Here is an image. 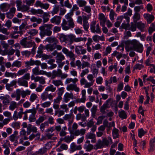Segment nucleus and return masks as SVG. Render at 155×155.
Returning <instances> with one entry per match:
<instances>
[{"instance_id": "obj_1", "label": "nucleus", "mask_w": 155, "mask_h": 155, "mask_svg": "<svg viewBox=\"0 0 155 155\" xmlns=\"http://www.w3.org/2000/svg\"><path fill=\"white\" fill-rule=\"evenodd\" d=\"M69 38L72 40L70 41V43H73V42H79L82 41H85L87 39L86 37L76 38L74 35L73 34L66 35L62 34L59 35V39L61 42H65L66 43H67L68 42Z\"/></svg>"}, {"instance_id": "obj_2", "label": "nucleus", "mask_w": 155, "mask_h": 155, "mask_svg": "<svg viewBox=\"0 0 155 155\" xmlns=\"http://www.w3.org/2000/svg\"><path fill=\"white\" fill-rule=\"evenodd\" d=\"M53 26L51 24H45L39 27L40 30L39 34L42 38L45 35L49 36L51 35L52 32L50 29Z\"/></svg>"}, {"instance_id": "obj_3", "label": "nucleus", "mask_w": 155, "mask_h": 155, "mask_svg": "<svg viewBox=\"0 0 155 155\" xmlns=\"http://www.w3.org/2000/svg\"><path fill=\"white\" fill-rule=\"evenodd\" d=\"M27 38H25L21 40L20 42V44L24 48H30L33 47L31 51L34 53L35 52L36 48V44L34 41L32 40L28 41Z\"/></svg>"}, {"instance_id": "obj_4", "label": "nucleus", "mask_w": 155, "mask_h": 155, "mask_svg": "<svg viewBox=\"0 0 155 155\" xmlns=\"http://www.w3.org/2000/svg\"><path fill=\"white\" fill-rule=\"evenodd\" d=\"M61 26L63 30H67L70 28H73L74 27V24L73 19L66 21L65 19H63Z\"/></svg>"}, {"instance_id": "obj_5", "label": "nucleus", "mask_w": 155, "mask_h": 155, "mask_svg": "<svg viewBox=\"0 0 155 155\" xmlns=\"http://www.w3.org/2000/svg\"><path fill=\"white\" fill-rule=\"evenodd\" d=\"M96 21H92L90 25V28L91 31L93 33H96L100 34L101 32V30L98 24L96 25Z\"/></svg>"}, {"instance_id": "obj_6", "label": "nucleus", "mask_w": 155, "mask_h": 155, "mask_svg": "<svg viewBox=\"0 0 155 155\" xmlns=\"http://www.w3.org/2000/svg\"><path fill=\"white\" fill-rule=\"evenodd\" d=\"M25 113H31L29 117V120L30 122H34L36 120L35 115L37 113V109L34 107L32 108L26 110Z\"/></svg>"}, {"instance_id": "obj_7", "label": "nucleus", "mask_w": 155, "mask_h": 155, "mask_svg": "<svg viewBox=\"0 0 155 155\" xmlns=\"http://www.w3.org/2000/svg\"><path fill=\"white\" fill-rule=\"evenodd\" d=\"M18 132L17 131H15L13 134L11 135L9 137V140L12 142H14V145L16 146L18 143V140L19 137L17 136Z\"/></svg>"}, {"instance_id": "obj_8", "label": "nucleus", "mask_w": 155, "mask_h": 155, "mask_svg": "<svg viewBox=\"0 0 155 155\" xmlns=\"http://www.w3.org/2000/svg\"><path fill=\"white\" fill-rule=\"evenodd\" d=\"M0 99L3 100L2 102L4 105H7L10 103L11 98L9 95L1 94L0 95Z\"/></svg>"}, {"instance_id": "obj_9", "label": "nucleus", "mask_w": 155, "mask_h": 155, "mask_svg": "<svg viewBox=\"0 0 155 155\" xmlns=\"http://www.w3.org/2000/svg\"><path fill=\"white\" fill-rule=\"evenodd\" d=\"M25 67L27 68L30 66L34 65L39 66V65L40 64V61L39 60L34 61L31 58L30 61L25 62Z\"/></svg>"}, {"instance_id": "obj_10", "label": "nucleus", "mask_w": 155, "mask_h": 155, "mask_svg": "<svg viewBox=\"0 0 155 155\" xmlns=\"http://www.w3.org/2000/svg\"><path fill=\"white\" fill-rule=\"evenodd\" d=\"M53 97V95L51 94H48V93L45 91L42 93L41 96V99L42 101H45L48 98L51 100Z\"/></svg>"}, {"instance_id": "obj_11", "label": "nucleus", "mask_w": 155, "mask_h": 155, "mask_svg": "<svg viewBox=\"0 0 155 155\" xmlns=\"http://www.w3.org/2000/svg\"><path fill=\"white\" fill-rule=\"evenodd\" d=\"M91 15L83 16V26L84 30L86 31H88L89 27V25L88 22V20L90 17Z\"/></svg>"}, {"instance_id": "obj_12", "label": "nucleus", "mask_w": 155, "mask_h": 155, "mask_svg": "<svg viewBox=\"0 0 155 155\" xmlns=\"http://www.w3.org/2000/svg\"><path fill=\"white\" fill-rule=\"evenodd\" d=\"M66 89L68 91H74L77 92H78L80 91L79 87H77L76 83L71 84L68 85L66 87Z\"/></svg>"}, {"instance_id": "obj_13", "label": "nucleus", "mask_w": 155, "mask_h": 155, "mask_svg": "<svg viewBox=\"0 0 155 155\" xmlns=\"http://www.w3.org/2000/svg\"><path fill=\"white\" fill-rule=\"evenodd\" d=\"M132 10L130 8L128 9L127 12L125 13L124 14V15H122L119 17L120 18H121V20L124 18H125L127 23H129L130 22V18L129 16H130L132 15Z\"/></svg>"}, {"instance_id": "obj_14", "label": "nucleus", "mask_w": 155, "mask_h": 155, "mask_svg": "<svg viewBox=\"0 0 155 155\" xmlns=\"http://www.w3.org/2000/svg\"><path fill=\"white\" fill-rule=\"evenodd\" d=\"M54 130V127H50L45 132L46 133L45 134V137L46 139H50L54 135V134H51V133Z\"/></svg>"}, {"instance_id": "obj_15", "label": "nucleus", "mask_w": 155, "mask_h": 155, "mask_svg": "<svg viewBox=\"0 0 155 155\" xmlns=\"http://www.w3.org/2000/svg\"><path fill=\"white\" fill-rule=\"evenodd\" d=\"M102 140L104 146L108 147L113 143L112 139L110 136H108L107 138L102 137Z\"/></svg>"}, {"instance_id": "obj_16", "label": "nucleus", "mask_w": 155, "mask_h": 155, "mask_svg": "<svg viewBox=\"0 0 155 155\" xmlns=\"http://www.w3.org/2000/svg\"><path fill=\"white\" fill-rule=\"evenodd\" d=\"M11 96L12 98L15 97L17 101L19 100L21 98V90L17 89L15 92L12 93Z\"/></svg>"}, {"instance_id": "obj_17", "label": "nucleus", "mask_w": 155, "mask_h": 155, "mask_svg": "<svg viewBox=\"0 0 155 155\" xmlns=\"http://www.w3.org/2000/svg\"><path fill=\"white\" fill-rule=\"evenodd\" d=\"M64 120H67L68 125H71L74 121V117L71 114H66L63 117Z\"/></svg>"}, {"instance_id": "obj_18", "label": "nucleus", "mask_w": 155, "mask_h": 155, "mask_svg": "<svg viewBox=\"0 0 155 155\" xmlns=\"http://www.w3.org/2000/svg\"><path fill=\"white\" fill-rule=\"evenodd\" d=\"M74 98V95L73 93L72 92L69 93H66L64 95L63 97V101L65 103L68 102L70 99H73Z\"/></svg>"}, {"instance_id": "obj_19", "label": "nucleus", "mask_w": 155, "mask_h": 155, "mask_svg": "<svg viewBox=\"0 0 155 155\" xmlns=\"http://www.w3.org/2000/svg\"><path fill=\"white\" fill-rule=\"evenodd\" d=\"M143 16L144 18L146 19L148 23H151L154 19V16L153 15L146 13L144 14Z\"/></svg>"}, {"instance_id": "obj_20", "label": "nucleus", "mask_w": 155, "mask_h": 155, "mask_svg": "<svg viewBox=\"0 0 155 155\" xmlns=\"http://www.w3.org/2000/svg\"><path fill=\"white\" fill-rule=\"evenodd\" d=\"M61 17L60 16H55L51 19L50 21L52 23H55L57 25H59L61 22Z\"/></svg>"}, {"instance_id": "obj_21", "label": "nucleus", "mask_w": 155, "mask_h": 155, "mask_svg": "<svg viewBox=\"0 0 155 155\" xmlns=\"http://www.w3.org/2000/svg\"><path fill=\"white\" fill-rule=\"evenodd\" d=\"M62 74V71L60 69H58L57 70H54L52 73V78H55L56 77H60Z\"/></svg>"}, {"instance_id": "obj_22", "label": "nucleus", "mask_w": 155, "mask_h": 155, "mask_svg": "<svg viewBox=\"0 0 155 155\" xmlns=\"http://www.w3.org/2000/svg\"><path fill=\"white\" fill-rule=\"evenodd\" d=\"M45 46L42 44H41L38 48L37 51V54L36 55L37 57L38 58L41 57L42 55H43V50H45Z\"/></svg>"}, {"instance_id": "obj_23", "label": "nucleus", "mask_w": 155, "mask_h": 155, "mask_svg": "<svg viewBox=\"0 0 155 155\" xmlns=\"http://www.w3.org/2000/svg\"><path fill=\"white\" fill-rule=\"evenodd\" d=\"M80 82L81 85H84V87L89 88L91 86V83H89L84 78H82L80 80Z\"/></svg>"}, {"instance_id": "obj_24", "label": "nucleus", "mask_w": 155, "mask_h": 155, "mask_svg": "<svg viewBox=\"0 0 155 155\" xmlns=\"http://www.w3.org/2000/svg\"><path fill=\"white\" fill-rule=\"evenodd\" d=\"M98 19L100 21V24L101 26H104L106 21V18L105 15L103 13L99 14Z\"/></svg>"}, {"instance_id": "obj_25", "label": "nucleus", "mask_w": 155, "mask_h": 155, "mask_svg": "<svg viewBox=\"0 0 155 155\" xmlns=\"http://www.w3.org/2000/svg\"><path fill=\"white\" fill-rule=\"evenodd\" d=\"M70 148L71 151L74 152L77 150H80L82 149V147L81 145H79L78 146L76 145L74 143H72L70 146Z\"/></svg>"}, {"instance_id": "obj_26", "label": "nucleus", "mask_w": 155, "mask_h": 155, "mask_svg": "<svg viewBox=\"0 0 155 155\" xmlns=\"http://www.w3.org/2000/svg\"><path fill=\"white\" fill-rule=\"evenodd\" d=\"M64 59L65 57L64 56L61 52L57 53V55H56V60L57 63L61 62Z\"/></svg>"}, {"instance_id": "obj_27", "label": "nucleus", "mask_w": 155, "mask_h": 155, "mask_svg": "<svg viewBox=\"0 0 155 155\" xmlns=\"http://www.w3.org/2000/svg\"><path fill=\"white\" fill-rule=\"evenodd\" d=\"M92 39L94 42H99V40L101 41L105 40V38L103 35L101 36L97 35H95L93 36Z\"/></svg>"}, {"instance_id": "obj_28", "label": "nucleus", "mask_w": 155, "mask_h": 155, "mask_svg": "<svg viewBox=\"0 0 155 155\" xmlns=\"http://www.w3.org/2000/svg\"><path fill=\"white\" fill-rule=\"evenodd\" d=\"M18 83L19 85L24 86L27 87H28V82L22 78H19L18 80Z\"/></svg>"}, {"instance_id": "obj_29", "label": "nucleus", "mask_w": 155, "mask_h": 155, "mask_svg": "<svg viewBox=\"0 0 155 155\" xmlns=\"http://www.w3.org/2000/svg\"><path fill=\"white\" fill-rule=\"evenodd\" d=\"M137 28L141 32L144 31V28L146 26V23H142L141 21L137 23Z\"/></svg>"}, {"instance_id": "obj_30", "label": "nucleus", "mask_w": 155, "mask_h": 155, "mask_svg": "<svg viewBox=\"0 0 155 155\" xmlns=\"http://www.w3.org/2000/svg\"><path fill=\"white\" fill-rule=\"evenodd\" d=\"M85 107L84 105L78 107L76 106L73 109V112L74 114L77 113V111L81 113H82L85 110Z\"/></svg>"}, {"instance_id": "obj_31", "label": "nucleus", "mask_w": 155, "mask_h": 155, "mask_svg": "<svg viewBox=\"0 0 155 155\" xmlns=\"http://www.w3.org/2000/svg\"><path fill=\"white\" fill-rule=\"evenodd\" d=\"M86 130L85 129H81L80 130H76L74 132V134L76 136L79 135H84L86 133Z\"/></svg>"}, {"instance_id": "obj_32", "label": "nucleus", "mask_w": 155, "mask_h": 155, "mask_svg": "<svg viewBox=\"0 0 155 155\" xmlns=\"http://www.w3.org/2000/svg\"><path fill=\"white\" fill-rule=\"evenodd\" d=\"M10 8V5L7 3H4L0 5V9L3 12L7 11Z\"/></svg>"}, {"instance_id": "obj_33", "label": "nucleus", "mask_w": 155, "mask_h": 155, "mask_svg": "<svg viewBox=\"0 0 155 155\" xmlns=\"http://www.w3.org/2000/svg\"><path fill=\"white\" fill-rule=\"evenodd\" d=\"M94 148L96 150L98 149H101L104 147L103 140L101 139L98 140L97 142L94 145Z\"/></svg>"}, {"instance_id": "obj_34", "label": "nucleus", "mask_w": 155, "mask_h": 155, "mask_svg": "<svg viewBox=\"0 0 155 155\" xmlns=\"http://www.w3.org/2000/svg\"><path fill=\"white\" fill-rule=\"evenodd\" d=\"M46 41L50 43H53V44H57L58 43V40L55 37H49L47 38L45 40Z\"/></svg>"}, {"instance_id": "obj_35", "label": "nucleus", "mask_w": 155, "mask_h": 155, "mask_svg": "<svg viewBox=\"0 0 155 155\" xmlns=\"http://www.w3.org/2000/svg\"><path fill=\"white\" fill-rule=\"evenodd\" d=\"M74 138V136L73 135H71L70 136H66L64 138H62V140L65 142L67 143H70Z\"/></svg>"}, {"instance_id": "obj_36", "label": "nucleus", "mask_w": 155, "mask_h": 155, "mask_svg": "<svg viewBox=\"0 0 155 155\" xmlns=\"http://www.w3.org/2000/svg\"><path fill=\"white\" fill-rule=\"evenodd\" d=\"M30 7L29 6L25 5H21L19 8L18 7L17 10L19 11H21L22 12H28Z\"/></svg>"}, {"instance_id": "obj_37", "label": "nucleus", "mask_w": 155, "mask_h": 155, "mask_svg": "<svg viewBox=\"0 0 155 155\" xmlns=\"http://www.w3.org/2000/svg\"><path fill=\"white\" fill-rule=\"evenodd\" d=\"M18 105L17 103L14 101H11L10 104L9 109L11 110H14L16 108H17Z\"/></svg>"}, {"instance_id": "obj_38", "label": "nucleus", "mask_w": 155, "mask_h": 155, "mask_svg": "<svg viewBox=\"0 0 155 155\" xmlns=\"http://www.w3.org/2000/svg\"><path fill=\"white\" fill-rule=\"evenodd\" d=\"M112 134L113 139H115L116 138L119 137V130L114 127L112 130Z\"/></svg>"}, {"instance_id": "obj_39", "label": "nucleus", "mask_w": 155, "mask_h": 155, "mask_svg": "<svg viewBox=\"0 0 155 155\" xmlns=\"http://www.w3.org/2000/svg\"><path fill=\"white\" fill-rule=\"evenodd\" d=\"M45 46V49L48 51H52L55 49L54 44H48Z\"/></svg>"}, {"instance_id": "obj_40", "label": "nucleus", "mask_w": 155, "mask_h": 155, "mask_svg": "<svg viewBox=\"0 0 155 155\" xmlns=\"http://www.w3.org/2000/svg\"><path fill=\"white\" fill-rule=\"evenodd\" d=\"M52 83L55 86L58 87L59 86H62L63 84L62 81L61 80H53L52 81Z\"/></svg>"}, {"instance_id": "obj_41", "label": "nucleus", "mask_w": 155, "mask_h": 155, "mask_svg": "<svg viewBox=\"0 0 155 155\" xmlns=\"http://www.w3.org/2000/svg\"><path fill=\"white\" fill-rule=\"evenodd\" d=\"M78 81V79L76 78H74V79L68 78H67L65 81L66 84H68L72 82L74 84H75Z\"/></svg>"}, {"instance_id": "obj_42", "label": "nucleus", "mask_w": 155, "mask_h": 155, "mask_svg": "<svg viewBox=\"0 0 155 155\" xmlns=\"http://www.w3.org/2000/svg\"><path fill=\"white\" fill-rule=\"evenodd\" d=\"M0 32L5 34L6 35H8L9 34V32L8 31L7 28L2 27L1 24L0 23Z\"/></svg>"}, {"instance_id": "obj_43", "label": "nucleus", "mask_w": 155, "mask_h": 155, "mask_svg": "<svg viewBox=\"0 0 155 155\" xmlns=\"http://www.w3.org/2000/svg\"><path fill=\"white\" fill-rule=\"evenodd\" d=\"M82 11L91 15V8L90 6L86 5L83 8H82Z\"/></svg>"}, {"instance_id": "obj_44", "label": "nucleus", "mask_w": 155, "mask_h": 155, "mask_svg": "<svg viewBox=\"0 0 155 155\" xmlns=\"http://www.w3.org/2000/svg\"><path fill=\"white\" fill-rule=\"evenodd\" d=\"M67 130V127L66 126H65L63 127L60 131L59 133L60 136L61 137H64L67 134V132L66 131Z\"/></svg>"}, {"instance_id": "obj_45", "label": "nucleus", "mask_w": 155, "mask_h": 155, "mask_svg": "<svg viewBox=\"0 0 155 155\" xmlns=\"http://www.w3.org/2000/svg\"><path fill=\"white\" fill-rule=\"evenodd\" d=\"M97 110V106L95 105H94L91 110V116L92 117L94 118L95 117Z\"/></svg>"}, {"instance_id": "obj_46", "label": "nucleus", "mask_w": 155, "mask_h": 155, "mask_svg": "<svg viewBox=\"0 0 155 155\" xmlns=\"http://www.w3.org/2000/svg\"><path fill=\"white\" fill-rule=\"evenodd\" d=\"M31 91L28 90H26V91L21 90V97L23 98H25L27 95H29L30 94Z\"/></svg>"}, {"instance_id": "obj_47", "label": "nucleus", "mask_w": 155, "mask_h": 155, "mask_svg": "<svg viewBox=\"0 0 155 155\" xmlns=\"http://www.w3.org/2000/svg\"><path fill=\"white\" fill-rule=\"evenodd\" d=\"M76 119L78 120H79L81 119L83 122L85 121V117H84V114H81V113H78L76 115Z\"/></svg>"}, {"instance_id": "obj_48", "label": "nucleus", "mask_w": 155, "mask_h": 155, "mask_svg": "<svg viewBox=\"0 0 155 155\" xmlns=\"http://www.w3.org/2000/svg\"><path fill=\"white\" fill-rule=\"evenodd\" d=\"M134 48L136 51L142 53L143 50V46L142 44L139 43Z\"/></svg>"}, {"instance_id": "obj_49", "label": "nucleus", "mask_w": 155, "mask_h": 155, "mask_svg": "<svg viewBox=\"0 0 155 155\" xmlns=\"http://www.w3.org/2000/svg\"><path fill=\"white\" fill-rule=\"evenodd\" d=\"M77 3L80 7H84L87 4V2L84 0H77Z\"/></svg>"}, {"instance_id": "obj_50", "label": "nucleus", "mask_w": 155, "mask_h": 155, "mask_svg": "<svg viewBox=\"0 0 155 155\" xmlns=\"http://www.w3.org/2000/svg\"><path fill=\"white\" fill-rule=\"evenodd\" d=\"M119 117L122 119H125L127 117V115L125 112L124 110L118 112Z\"/></svg>"}, {"instance_id": "obj_51", "label": "nucleus", "mask_w": 155, "mask_h": 155, "mask_svg": "<svg viewBox=\"0 0 155 155\" xmlns=\"http://www.w3.org/2000/svg\"><path fill=\"white\" fill-rule=\"evenodd\" d=\"M5 76L6 77H10L13 78L14 77L16 78L17 75L15 73H11L6 71L5 74Z\"/></svg>"}, {"instance_id": "obj_52", "label": "nucleus", "mask_w": 155, "mask_h": 155, "mask_svg": "<svg viewBox=\"0 0 155 155\" xmlns=\"http://www.w3.org/2000/svg\"><path fill=\"white\" fill-rule=\"evenodd\" d=\"M28 71V69L27 68L20 69L18 71L16 74L18 76L22 75Z\"/></svg>"}, {"instance_id": "obj_53", "label": "nucleus", "mask_w": 155, "mask_h": 155, "mask_svg": "<svg viewBox=\"0 0 155 155\" xmlns=\"http://www.w3.org/2000/svg\"><path fill=\"white\" fill-rule=\"evenodd\" d=\"M21 65L22 62L18 60H16L14 61L12 64V67H15L18 68L21 67Z\"/></svg>"}, {"instance_id": "obj_54", "label": "nucleus", "mask_w": 155, "mask_h": 155, "mask_svg": "<svg viewBox=\"0 0 155 155\" xmlns=\"http://www.w3.org/2000/svg\"><path fill=\"white\" fill-rule=\"evenodd\" d=\"M56 90V88L54 87L53 85H50L48 86L45 89V91L48 92L51 91L52 92H54Z\"/></svg>"}, {"instance_id": "obj_55", "label": "nucleus", "mask_w": 155, "mask_h": 155, "mask_svg": "<svg viewBox=\"0 0 155 155\" xmlns=\"http://www.w3.org/2000/svg\"><path fill=\"white\" fill-rule=\"evenodd\" d=\"M133 18L134 21V22H136L138 21L139 20L140 18V14L139 13H135Z\"/></svg>"}, {"instance_id": "obj_56", "label": "nucleus", "mask_w": 155, "mask_h": 155, "mask_svg": "<svg viewBox=\"0 0 155 155\" xmlns=\"http://www.w3.org/2000/svg\"><path fill=\"white\" fill-rule=\"evenodd\" d=\"M39 81L40 84H44L45 82V78L43 77H40L39 76L36 77V78L35 82Z\"/></svg>"}, {"instance_id": "obj_57", "label": "nucleus", "mask_w": 155, "mask_h": 155, "mask_svg": "<svg viewBox=\"0 0 155 155\" xmlns=\"http://www.w3.org/2000/svg\"><path fill=\"white\" fill-rule=\"evenodd\" d=\"M154 31H155V24L154 23H152L149 28V33L150 35H151L152 33Z\"/></svg>"}, {"instance_id": "obj_58", "label": "nucleus", "mask_w": 155, "mask_h": 155, "mask_svg": "<svg viewBox=\"0 0 155 155\" xmlns=\"http://www.w3.org/2000/svg\"><path fill=\"white\" fill-rule=\"evenodd\" d=\"M47 151V148L44 147L38 150L36 152V153L37 155H42L44 154Z\"/></svg>"}, {"instance_id": "obj_59", "label": "nucleus", "mask_w": 155, "mask_h": 155, "mask_svg": "<svg viewBox=\"0 0 155 155\" xmlns=\"http://www.w3.org/2000/svg\"><path fill=\"white\" fill-rule=\"evenodd\" d=\"M137 28V23H134L132 22L130 23V28L129 30H130L132 31H134L136 30Z\"/></svg>"}, {"instance_id": "obj_60", "label": "nucleus", "mask_w": 155, "mask_h": 155, "mask_svg": "<svg viewBox=\"0 0 155 155\" xmlns=\"http://www.w3.org/2000/svg\"><path fill=\"white\" fill-rule=\"evenodd\" d=\"M31 21L32 22H36L38 23L39 24L41 22L42 20L40 18H37L36 17L33 16L30 18Z\"/></svg>"}, {"instance_id": "obj_61", "label": "nucleus", "mask_w": 155, "mask_h": 155, "mask_svg": "<svg viewBox=\"0 0 155 155\" xmlns=\"http://www.w3.org/2000/svg\"><path fill=\"white\" fill-rule=\"evenodd\" d=\"M59 10V6L58 5H55L51 13L53 15L58 13Z\"/></svg>"}, {"instance_id": "obj_62", "label": "nucleus", "mask_w": 155, "mask_h": 155, "mask_svg": "<svg viewBox=\"0 0 155 155\" xmlns=\"http://www.w3.org/2000/svg\"><path fill=\"white\" fill-rule=\"evenodd\" d=\"M146 133L147 131H144L142 128L139 129L138 130V137L140 138H141Z\"/></svg>"}, {"instance_id": "obj_63", "label": "nucleus", "mask_w": 155, "mask_h": 155, "mask_svg": "<svg viewBox=\"0 0 155 155\" xmlns=\"http://www.w3.org/2000/svg\"><path fill=\"white\" fill-rule=\"evenodd\" d=\"M108 107L107 105L104 104L100 108V112L102 114H105L106 113L105 110Z\"/></svg>"}, {"instance_id": "obj_64", "label": "nucleus", "mask_w": 155, "mask_h": 155, "mask_svg": "<svg viewBox=\"0 0 155 155\" xmlns=\"http://www.w3.org/2000/svg\"><path fill=\"white\" fill-rule=\"evenodd\" d=\"M130 25L129 23H127V24L124 22L123 23L121 24V27L122 28L125 29L126 30H129Z\"/></svg>"}]
</instances>
